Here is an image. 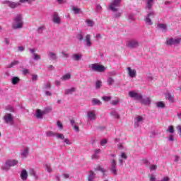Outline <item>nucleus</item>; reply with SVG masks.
<instances>
[{
  "mask_svg": "<svg viewBox=\"0 0 181 181\" xmlns=\"http://www.w3.org/2000/svg\"><path fill=\"white\" fill-rule=\"evenodd\" d=\"M122 1V0H114L109 6V9H110L112 12H115L114 18H119L121 16V13L118 11V9H119L121 6Z\"/></svg>",
  "mask_w": 181,
  "mask_h": 181,
  "instance_id": "1",
  "label": "nucleus"
},
{
  "mask_svg": "<svg viewBox=\"0 0 181 181\" xmlns=\"http://www.w3.org/2000/svg\"><path fill=\"white\" fill-rule=\"evenodd\" d=\"M23 26V18L22 17V14L18 13L16 14L13 23V29H21Z\"/></svg>",
  "mask_w": 181,
  "mask_h": 181,
  "instance_id": "2",
  "label": "nucleus"
},
{
  "mask_svg": "<svg viewBox=\"0 0 181 181\" xmlns=\"http://www.w3.org/2000/svg\"><path fill=\"white\" fill-rule=\"evenodd\" d=\"M19 163V161L17 160H6L5 165L1 166L2 170H8L9 168H12V166H16L17 164Z\"/></svg>",
  "mask_w": 181,
  "mask_h": 181,
  "instance_id": "3",
  "label": "nucleus"
},
{
  "mask_svg": "<svg viewBox=\"0 0 181 181\" xmlns=\"http://www.w3.org/2000/svg\"><path fill=\"white\" fill-rule=\"evenodd\" d=\"M92 71H96L97 73H104L105 71V66L100 64H93L90 66Z\"/></svg>",
  "mask_w": 181,
  "mask_h": 181,
  "instance_id": "4",
  "label": "nucleus"
},
{
  "mask_svg": "<svg viewBox=\"0 0 181 181\" xmlns=\"http://www.w3.org/2000/svg\"><path fill=\"white\" fill-rule=\"evenodd\" d=\"M3 119L5 124H8V125H13L15 122V117H13V115L11 113H6L3 117Z\"/></svg>",
  "mask_w": 181,
  "mask_h": 181,
  "instance_id": "5",
  "label": "nucleus"
},
{
  "mask_svg": "<svg viewBox=\"0 0 181 181\" xmlns=\"http://www.w3.org/2000/svg\"><path fill=\"white\" fill-rule=\"evenodd\" d=\"M156 16V13L153 11H151L148 13L144 18V21L146 23V25H148L151 26V25H153V23L152 22V19Z\"/></svg>",
  "mask_w": 181,
  "mask_h": 181,
  "instance_id": "6",
  "label": "nucleus"
},
{
  "mask_svg": "<svg viewBox=\"0 0 181 181\" xmlns=\"http://www.w3.org/2000/svg\"><path fill=\"white\" fill-rule=\"evenodd\" d=\"M129 97H130V98H134V100H136L137 101H141V100H142V94L135 90L129 91Z\"/></svg>",
  "mask_w": 181,
  "mask_h": 181,
  "instance_id": "7",
  "label": "nucleus"
},
{
  "mask_svg": "<svg viewBox=\"0 0 181 181\" xmlns=\"http://www.w3.org/2000/svg\"><path fill=\"white\" fill-rule=\"evenodd\" d=\"M181 42V38L180 37H177V38H169L166 41V45L168 46H173V45H179Z\"/></svg>",
  "mask_w": 181,
  "mask_h": 181,
  "instance_id": "8",
  "label": "nucleus"
},
{
  "mask_svg": "<svg viewBox=\"0 0 181 181\" xmlns=\"http://www.w3.org/2000/svg\"><path fill=\"white\" fill-rule=\"evenodd\" d=\"M145 119L142 116H137L134 118V128H139L144 124Z\"/></svg>",
  "mask_w": 181,
  "mask_h": 181,
  "instance_id": "9",
  "label": "nucleus"
},
{
  "mask_svg": "<svg viewBox=\"0 0 181 181\" xmlns=\"http://www.w3.org/2000/svg\"><path fill=\"white\" fill-rule=\"evenodd\" d=\"M2 4L4 5H8V6H9V8H18V6H21V3L20 2H13V1H8V0H6V1H4L2 2Z\"/></svg>",
  "mask_w": 181,
  "mask_h": 181,
  "instance_id": "10",
  "label": "nucleus"
},
{
  "mask_svg": "<svg viewBox=\"0 0 181 181\" xmlns=\"http://www.w3.org/2000/svg\"><path fill=\"white\" fill-rule=\"evenodd\" d=\"M139 43L138 40L132 39L127 42V46L129 47V49H135V47H138Z\"/></svg>",
  "mask_w": 181,
  "mask_h": 181,
  "instance_id": "11",
  "label": "nucleus"
},
{
  "mask_svg": "<svg viewBox=\"0 0 181 181\" xmlns=\"http://www.w3.org/2000/svg\"><path fill=\"white\" fill-rule=\"evenodd\" d=\"M52 22L55 23V25H60V23H62V18L59 16L58 13L54 12L52 14Z\"/></svg>",
  "mask_w": 181,
  "mask_h": 181,
  "instance_id": "12",
  "label": "nucleus"
},
{
  "mask_svg": "<svg viewBox=\"0 0 181 181\" xmlns=\"http://www.w3.org/2000/svg\"><path fill=\"white\" fill-rule=\"evenodd\" d=\"M110 170L113 175H117V160L115 159L110 161Z\"/></svg>",
  "mask_w": 181,
  "mask_h": 181,
  "instance_id": "13",
  "label": "nucleus"
},
{
  "mask_svg": "<svg viewBox=\"0 0 181 181\" xmlns=\"http://www.w3.org/2000/svg\"><path fill=\"white\" fill-rule=\"evenodd\" d=\"M83 45L86 47H91L93 43L91 42V35L87 34L85 37V40L83 41Z\"/></svg>",
  "mask_w": 181,
  "mask_h": 181,
  "instance_id": "14",
  "label": "nucleus"
},
{
  "mask_svg": "<svg viewBox=\"0 0 181 181\" xmlns=\"http://www.w3.org/2000/svg\"><path fill=\"white\" fill-rule=\"evenodd\" d=\"M28 50L31 54H33V60H40L42 57L37 54H36V49L35 48H28Z\"/></svg>",
  "mask_w": 181,
  "mask_h": 181,
  "instance_id": "15",
  "label": "nucleus"
},
{
  "mask_svg": "<svg viewBox=\"0 0 181 181\" xmlns=\"http://www.w3.org/2000/svg\"><path fill=\"white\" fill-rule=\"evenodd\" d=\"M87 117L88 121H95L97 118V115H95V112L94 110L88 111Z\"/></svg>",
  "mask_w": 181,
  "mask_h": 181,
  "instance_id": "16",
  "label": "nucleus"
},
{
  "mask_svg": "<svg viewBox=\"0 0 181 181\" xmlns=\"http://www.w3.org/2000/svg\"><path fill=\"white\" fill-rule=\"evenodd\" d=\"M21 155L22 159L26 158V157L29 155V148L23 147V149H21Z\"/></svg>",
  "mask_w": 181,
  "mask_h": 181,
  "instance_id": "17",
  "label": "nucleus"
},
{
  "mask_svg": "<svg viewBox=\"0 0 181 181\" xmlns=\"http://www.w3.org/2000/svg\"><path fill=\"white\" fill-rule=\"evenodd\" d=\"M127 70L128 71V75L131 78L136 77V70L131 69V67H127Z\"/></svg>",
  "mask_w": 181,
  "mask_h": 181,
  "instance_id": "18",
  "label": "nucleus"
},
{
  "mask_svg": "<svg viewBox=\"0 0 181 181\" xmlns=\"http://www.w3.org/2000/svg\"><path fill=\"white\" fill-rule=\"evenodd\" d=\"M77 91V88L76 87H72L71 88L65 89L64 94L65 95H71Z\"/></svg>",
  "mask_w": 181,
  "mask_h": 181,
  "instance_id": "19",
  "label": "nucleus"
},
{
  "mask_svg": "<svg viewBox=\"0 0 181 181\" xmlns=\"http://www.w3.org/2000/svg\"><path fill=\"white\" fill-rule=\"evenodd\" d=\"M83 57V54H74L71 57L72 60H75V62H80Z\"/></svg>",
  "mask_w": 181,
  "mask_h": 181,
  "instance_id": "20",
  "label": "nucleus"
},
{
  "mask_svg": "<svg viewBox=\"0 0 181 181\" xmlns=\"http://www.w3.org/2000/svg\"><path fill=\"white\" fill-rule=\"evenodd\" d=\"M95 179V173L93 170H90L88 174V181H94Z\"/></svg>",
  "mask_w": 181,
  "mask_h": 181,
  "instance_id": "21",
  "label": "nucleus"
},
{
  "mask_svg": "<svg viewBox=\"0 0 181 181\" xmlns=\"http://www.w3.org/2000/svg\"><path fill=\"white\" fill-rule=\"evenodd\" d=\"M140 101L141 104H144V105H149L151 104V98H141Z\"/></svg>",
  "mask_w": 181,
  "mask_h": 181,
  "instance_id": "22",
  "label": "nucleus"
},
{
  "mask_svg": "<svg viewBox=\"0 0 181 181\" xmlns=\"http://www.w3.org/2000/svg\"><path fill=\"white\" fill-rule=\"evenodd\" d=\"M48 57H49V60H57V54H56L53 52H48Z\"/></svg>",
  "mask_w": 181,
  "mask_h": 181,
  "instance_id": "23",
  "label": "nucleus"
},
{
  "mask_svg": "<svg viewBox=\"0 0 181 181\" xmlns=\"http://www.w3.org/2000/svg\"><path fill=\"white\" fill-rule=\"evenodd\" d=\"M43 115H45V112H42L40 110H37L36 113H35V117L36 118H38L40 119H42L43 118Z\"/></svg>",
  "mask_w": 181,
  "mask_h": 181,
  "instance_id": "24",
  "label": "nucleus"
},
{
  "mask_svg": "<svg viewBox=\"0 0 181 181\" xmlns=\"http://www.w3.org/2000/svg\"><path fill=\"white\" fill-rule=\"evenodd\" d=\"M21 178L22 180H28V171L26 170H23L21 173Z\"/></svg>",
  "mask_w": 181,
  "mask_h": 181,
  "instance_id": "25",
  "label": "nucleus"
},
{
  "mask_svg": "<svg viewBox=\"0 0 181 181\" xmlns=\"http://www.w3.org/2000/svg\"><path fill=\"white\" fill-rule=\"evenodd\" d=\"M157 26L162 32H166V30H168V25H166V24L158 23Z\"/></svg>",
  "mask_w": 181,
  "mask_h": 181,
  "instance_id": "26",
  "label": "nucleus"
},
{
  "mask_svg": "<svg viewBox=\"0 0 181 181\" xmlns=\"http://www.w3.org/2000/svg\"><path fill=\"white\" fill-rule=\"evenodd\" d=\"M101 104H103V103H101L98 98L92 99V105H101Z\"/></svg>",
  "mask_w": 181,
  "mask_h": 181,
  "instance_id": "27",
  "label": "nucleus"
},
{
  "mask_svg": "<svg viewBox=\"0 0 181 181\" xmlns=\"http://www.w3.org/2000/svg\"><path fill=\"white\" fill-rule=\"evenodd\" d=\"M70 78H71V75L70 74H66L61 78V80H62V81H67L68 80H70Z\"/></svg>",
  "mask_w": 181,
  "mask_h": 181,
  "instance_id": "28",
  "label": "nucleus"
},
{
  "mask_svg": "<svg viewBox=\"0 0 181 181\" xmlns=\"http://www.w3.org/2000/svg\"><path fill=\"white\" fill-rule=\"evenodd\" d=\"M154 1L155 0H146V8H148V9H151L152 8Z\"/></svg>",
  "mask_w": 181,
  "mask_h": 181,
  "instance_id": "29",
  "label": "nucleus"
},
{
  "mask_svg": "<svg viewBox=\"0 0 181 181\" xmlns=\"http://www.w3.org/2000/svg\"><path fill=\"white\" fill-rule=\"evenodd\" d=\"M17 64H19V61H13L10 64L7 65V69H12V67H14V66H16Z\"/></svg>",
  "mask_w": 181,
  "mask_h": 181,
  "instance_id": "30",
  "label": "nucleus"
},
{
  "mask_svg": "<svg viewBox=\"0 0 181 181\" xmlns=\"http://www.w3.org/2000/svg\"><path fill=\"white\" fill-rule=\"evenodd\" d=\"M110 115H112V117H114V118H116L117 119H119V115L118 114V112H117V111L112 110L110 112Z\"/></svg>",
  "mask_w": 181,
  "mask_h": 181,
  "instance_id": "31",
  "label": "nucleus"
},
{
  "mask_svg": "<svg viewBox=\"0 0 181 181\" xmlns=\"http://www.w3.org/2000/svg\"><path fill=\"white\" fill-rule=\"evenodd\" d=\"M19 78L18 77H16V76H13L12 78H11V83L12 84H13L14 86H16V84H18L19 83Z\"/></svg>",
  "mask_w": 181,
  "mask_h": 181,
  "instance_id": "32",
  "label": "nucleus"
},
{
  "mask_svg": "<svg viewBox=\"0 0 181 181\" xmlns=\"http://www.w3.org/2000/svg\"><path fill=\"white\" fill-rule=\"evenodd\" d=\"M71 9H72L73 12H74V13L76 15H77L78 13H81V9L76 7L75 6H73Z\"/></svg>",
  "mask_w": 181,
  "mask_h": 181,
  "instance_id": "33",
  "label": "nucleus"
},
{
  "mask_svg": "<svg viewBox=\"0 0 181 181\" xmlns=\"http://www.w3.org/2000/svg\"><path fill=\"white\" fill-rule=\"evenodd\" d=\"M102 86H103V82L100 80L96 81V82H95L96 90H100V88H101Z\"/></svg>",
  "mask_w": 181,
  "mask_h": 181,
  "instance_id": "34",
  "label": "nucleus"
},
{
  "mask_svg": "<svg viewBox=\"0 0 181 181\" xmlns=\"http://www.w3.org/2000/svg\"><path fill=\"white\" fill-rule=\"evenodd\" d=\"M30 175H31V176H34L35 179H37V175H36V172L33 168L30 169Z\"/></svg>",
  "mask_w": 181,
  "mask_h": 181,
  "instance_id": "35",
  "label": "nucleus"
},
{
  "mask_svg": "<svg viewBox=\"0 0 181 181\" xmlns=\"http://www.w3.org/2000/svg\"><path fill=\"white\" fill-rule=\"evenodd\" d=\"M86 23L88 25V26H90V27L94 26V21H93L90 19L86 20Z\"/></svg>",
  "mask_w": 181,
  "mask_h": 181,
  "instance_id": "36",
  "label": "nucleus"
},
{
  "mask_svg": "<svg viewBox=\"0 0 181 181\" xmlns=\"http://www.w3.org/2000/svg\"><path fill=\"white\" fill-rule=\"evenodd\" d=\"M107 81L108 86H112V84H114V81H115L112 77H108Z\"/></svg>",
  "mask_w": 181,
  "mask_h": 181,
  "instance_id": "37",
  "label": "nucleus"
},
{
  "mask_svg": "<svg viewBox=\"0 0 181 181\" xmlns=\"http://www.w3.org/2000/svg\"><path fill=\"white\" fill-rule=\"evenodd\" d=\"M46 135L48 137L56 136V133H54L52 131H49V132H46Z\"/></svg>",
  "mask_w": 181,
  "mask_h": 181,
  "instance_id": "38",
  "label": "nucleus"
},
{
  "mask_svg": "<svg viewBox=\"0 0 181 181\" xmlns=\"http://www.w3.org/2000/svg\"><path fill=\"white\" fill-rule=\"evenodd\" d=\"M55 136L57 139H64V135L63 134L55 133Z\"/></svg>",
  "mask_w": 181,
  "mask_h": 181,
  "instance_id": "39",
  "label": "nucleus"
},
{
  "mask_svg": "<svg viewBox=\"0 0 181 181\" xmlns=\"http://www.w3.org/2000/svg\"><path fill=\"white\" fill-rule=\"evenodd\" d=\"M156 105L158 108H163L165 107V103H163V102H157Z\"/></svg>",
  "mask_w": 181,
  "mask_h": 181,
  "instance_id": "40",
  "label": "nucleus"
},
{
  "mask_svg": "<svg viewBox=\"0 0 181 181\" xmlns=\"http://www.w3.org/2000/svg\"><path fill=\"white\" fill-rule=\"evenodd\" d=\"M165 97H166L167 100H168V101H173V96H172V94L167 93Z\"/></svg>",
  "mask_w": 181,
  "mask_h": 181,
  "instance_id": "41",
  "label": "nucleus"
},
{
  "mask_svg": "<svg viewBox=\"0 0 181 181\" xmlns=\"http://www.w3.org/2000/svg\"><path fill=\"white\" fill-rule=\"evenodd\" d=\"M6 110H7V111H10V112H15V108L12 106H7Z\"/></svg>",
  "mask_w": 181,
  "mask_h": 181,
  "instance_id": "42",
  "label": "nucleus"
},
{
  "mask_svg": "<svg viewBox=\"0 0 181 181\" xmlns=\"http://www.w3.org/2000/svg\"><path fill=\"white\" fill-rule=\"evenodd\" d=\"M168 132H170V134H175V129H173V126H169Z\"/></svg>",
  "mask_w": 181,
  "mask_h": 181,
  "instance_id": "43",
  "label": "nucleus"
},
{
  "mask_svg": "<svg viewBox=\"0 0 181 181\" xmlns=\"http://www.w3.org/2000/svg\"><path fill=\"white\" fill-rule=\"evenodd\" d=\"M51 111H52V107H47L43 110L44 114H47V112H50Z\"/></svg>",
  "mask_w": 181,
  "mask_h": 181,
  "instance_id": "44",
  "label": "nucleus"
},
{
  "mask_svg": "<svg viewBox=\"0 0 181 181\" xmlns=\"http://www.w3.org/2000/svg\"><path fill=\"white\" fill-rule=\"evenodd\" d=\"M102 99L103 100V101H105L107 103L110 101V100H111V96H103L102 97Z\"/></svg>",
  "mask_w": 181,
  "mask_h": 181,
  "instance_id": "45",
  "label": "nucleus"
},
{
  "mask_svg": "<svg viewBox=\"0 0 181 181\" xmlns=\"http://www.w3.org/2000/svg\"><path fill=\"white\" fill-rule=\"evenodd\" d=\"M119 103V99L112 100L111 104L112 105H117Z\"/></svg>",
  "mask_w": 181,
  "mask_h": 181,
  "instance_id": "46",
  "label": "nucleus"
},
{
  "mask_svg": "<svg viewBox=\"0 0 181 181\" xmlns=\"http://www.w3.org/2000/svg\"><path fill=\"white\" fill-rule=\"evenodd\" d=\"M45 168L49 173H50V172H52V168H50V165L45 164Z\"/></svg>",
  "mask_w": 181,
  "mask_h": 181,
  "instance_id": "47",
  "label": "nucleus"
},
{
  "mask_svg": "<svg viewBox=\"0 0 181 181\" xmlns=\"http://www.w3.org/2000/svg\"><path fill=\"white\" fill-rule=\"evenodd\" d=\"M102 9H103V7H101V5L98 4L96 6V12H101Z\"/></svg>",
  "mask_w": 181,
  "mask_h": 181,
  "instance_id": "48",
  "label": "nucleus"
},
{
  "mask_svg": "<svg viewBox=\"0 0 181 181\" xmlns=\"http://www.w3.org/2000/svg\"><path fill=\"white\" fill-rule=\"evenodd\" d=\"M107 141L106 139L101 140V141H100L101 146H104L107 144Z\"/></svg>",
  "mask_w": 181,
  "mask_h": 181,
  "instance_id": "49",
  "label": "nucleus"
},
{
  "mask_svg": "<svg viewBox=\"0 0 181 181\" xmlns=\"http://www.w3.org/2000/svg\"><path fill=\"white\" fill-rule=\"evenodd\" d=\"M50 87H52V85L48 82V83H45L44 88H45L46 90H49V89H50Z\"/></svg>",
  "mask_w": 181,
  "mask_h": 181,
  "instance_id": "50",
  "label": "nucleus"
},
{
  "mask_svg": "<svg viewBox=\"0 0 181 181\" xmlns=\"http://www.w3.org/2000/svg\"><path fill=\"white\" fill-rule=\"evenodd\" d=\"M120 158L122 159H127V154L124 152H122L121 153V156H120Z\"/></svg>",
  "mask_w": 181,
  "mask_h": 181,
  "instance_id": "51",
  "label": "nucleus"
},
{
  "mask_svg": "<svg viewBox=\"0 0 181 181\" xmlns=\"http://www.w3.org/2000/svg\"><path fill=\"white\" fill-rule=\"evenodd\" d=\"M77 37H78V40H80V41H81V40H83V39H84V37L83 36V34H81V33L78 34Z\"/></svg>",
  "mask_w": 181,
  "mask_h": 181,
  "instance_id": "52",
  "label": "nucleus"
},
{
  "mask_svg": "<svg viewBox=\"0 0 181 181\" xmlns=\"http://www.w3.org/2000/svg\"><path fill=\"white\" fill-rule=\"evenodd\" d=\"M96 170H98L99 172H103V173H104V172H105V170H104V168H101V166L97 167Z\"/></svg>",
  "mask_w": 181,
  "mask_h": 181,
  "instance_id": "53",
  "label": "nucleus"
},
{
  "mask_svg": "<svg viewBox=\"0 0 181 181\" xmlns=\"http://www.w3.org/2000/svg\"><path fill=\"white\" fill-rule=\"evenodd\" d=\"M150 170H151V172H152L153 170H156V165H151L150 166Z\"/></svg>",
  "mask_w": 181,
  "mask_h": 181,
  "instance_id": "54",
  "label": "nucleus"
},
{
  "mask_svg": "<svg viewBox=\"0 0 181 181\" xmlns=\"http://www.w3.org/2000/svg\"><path fill=\"white\" fill-rule=\"evenodd\" d=\"M64 141L66 145H71V141H70L69 139H64Z\"/></svg>",
  "mask_w": 181,
  "mask_h": 181,
  "instance_id": "55",
  "label": "nucleus"
},
{
  "mask_svg": "<svg viewBox=\"0 0 181 181\" xmlns=\"http://www.w3.org/2000/svg\"><path fill=\"white\" fill-rule=\"evenodd\" d=\"M57 127H59V129H63V124H62V122H60V121L57 122Z\"/></svg>",
  "mask_w": 181,
  "mask_h": 181,
  "instance_id": "56",
  "label": "nucleus"
},
{
  "mask_svg": "<svg viewBox=\"0 0 181 181\" xmlns=\"http://www.w3.org/2000/svg\"><path fill=\"white\" fill-rule=\"evenodd\" d=\"M168 141H170V142H173L175 141V138L173 137V134L170 135V136L168 137Z\"/></svg>",
  "mask_w": 181,
  "mask_h": 181,
  "instance_id": "57",
  "label": "nucleus"
},
{
  "mask_svg": "<svg viewBox=\"0 0 181 181\" xmlns=\"http://www.w3.org/2000/svg\"><path fill=\"white\" fill-rule=\"evenodd\" d=\"M32 80H33V81H36V80H37V75L33 74L32 75Z\"/></svg>",
  "mask_w": 181,
  "mask_h": 181,
  "instance_id": "58",
  "label": "nucleus"
},
{
  "mask_svg": "<svg viewBox=\"0 0 181 181\" xmlns=\"http://www.w3.org/2000/svg\"><path fill=\"white\" fill-rule=\"evenodd\" d=\"M156 180V176L151 175L150 177V181H155Z\"/></svg>",
  "mask_w": 181,
  "mask_h": 181,
  "instance_id": "59",
  "label": "nucleus"
},
{
  "mask_svg": "<svg viewBox=\"0 0 181 181\" xmlns=\"http://www.w3.org/2000/svg\"><path fill=\"white\" fill-rule=\"evenodd\" d=\"M99 158H100V156H98V154L94 153V154L92 156V159H98Z\"/></svg>",
  "mask_w": 181,
  "mask_h": 181,
  "instance_id": "60",
  "label": "nucleus"
},
{
  "mask_svg": "<svg viewBox=\"0 0 181 181\" xmlns=\"http://www.w3.org/2000/svg\"><path fill=\"white\" fill-rule=\"evenodd\" d=\"M57 2H58V4H59L60 5H62L63 4H66V0H57Z\"/></svg>",
  "mask_w": 181,
  "mask_h": 181,
  "instance_id": "61",
  "label": "nucleus"
},
{
  "mask_svg": "<svg viewBox=\"0 0 181 181\" xmlns=\"http://www.w3.org/2000/svg\"><path fill=\"white\" fill-rule=\"evenodd\" d=\"M177 130L178 131V132H180V136H181V126L180 125L177 126Z\"/></svg>",
  "mask_w": 181,
  "mask_h": 181,
  "instance_id": "62",
  "label": "nucleus"
},
{
  "mask_svg": "<svg viewBox=\"0 0 181 181\" xmlns=\"http://www.w3.org/2000/svg\"><path fill=\"white\" fill-rule=\"evenodd\" d=\"M29 74V69H23V74Z\"/></svg>",
  "mask_w": 181,
  "mask_h": 181,
  "instance_id": "63",
  "label": "nucleus"
},
{
  "mask_svg": "<svg viewBox=\"0 0 181 181\" xmlns=\"http://www.w3.org/2000/svg\"><path fill=\"white\" fill-rule=\"evenodd\" d=\"M18 50L19 52H23L25 50V47L23 46L18 47Z\"/></svg>",
  "mask_w": 181,
  "mask_h": 181,
  "instance_id": "64",
  "label": "nucleus"
}]
</instances>
